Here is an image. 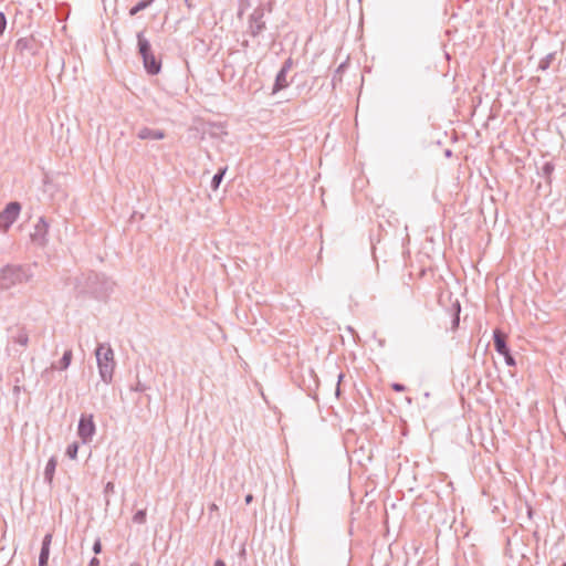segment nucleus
Instances as JSON below:
<instances>
[{"instance_id": "26", "label": "nucleus", "mask_w": 566, "mask_h": 566, "mask_svg": "<svg viewBox=\"0 0 566 566\" xmlns=\"http://www.w3.org/2000/svg\"><path fill=\"white\" fill-rule=\"evenodd\" d=\"M7 27V19L3 12H0V36L4 32Z\"/></svg>"}, {"instance_id": "27", "label": "nucleus", "mask_w": 566, "mask_h": 566, "mask_svg": "<svg viewBox=\"0 0 566 566\" xmlns=\"http://www.w3.org/2000/svg\"><path fill=\"white\" fill-rule=\"evenodd\" d=\"M502 356H504V359H505V363L507 366H515L516 363H515V359L513 358V356L511 355L510 352H507V354H503Z\"/></svg>"}, {"instance_id": "8", "label": "nucleus", "mask_w": 566, "mask_h": 566, "mask_svg": "<svg viewBox=\"0 0 566 566\" xmlns=\"http://www.w3.org/2000/svg\"><path fill=\"white\" fill-rule=\"evenodd\" d=\"M137 137L143 140H146V139L159 140V139H164L166 137V133L163 129H153L149 127H143L138 130Z\"/></svg>"}, {"instance_id": "22", "label": "nucleus", "mask_w": 566, "mask_h": 566, "mask_svg": "<svg viewBox=\"0 0 566 566\" xmlns=\"http://www.w3.org/2000/svg\"><path fill=\"white\" fill-rule=\"evenodd\" d=\"M133 522L136 524H144L146 522V510H138L133 515Z\"/></svg>"}, {"instance_id": "7", "label": "nucleus", "mask_w": 566, "mask_h": 566, "mask_svg": "<svg viewBox=\"0 0 566 566\" xmlns=\"http://www.w3.org/2000/svg\"><path fill=\"white\" fill-rule=\"evenodd\" d=\"M48 234L49 223L44 217H40L30 234L31 241L39 247H44L48 243Z\"/></svg>"}, {"instance_id": "13", "label": "nucleus", "mask_w": 566, "mask_h": 566, "mask_svg": "<svg viewBox=\"0 0 566 566\" xmlns=\"http://www.w3.org/2000/svg\"><path fill=\"white\" fill-rule=\"evenodd\" d=\"M57 465V460L55 457H51L49 461L46 462L45 469H44V480L46 483L52 484L55 469Z\"/></svg>"}, {"instance_id": "25", "label": "nucleus", "mask_w": 566, "mask_h": 566, "mask_svg": "<svg viewBox=\"0 0 566 566\" xmlns=\"http://www.w3.org/2000/svg\"><path fill=\"white\" fill-rule=\"evenodd\" d=\"M293 64L294 63H293L292 57L286 59L282 64L281 71L289 73L291 71V69L293 67Z\"/></svg>"}, {"instance_id": "4", "label": "nucleus", "mask_w": 566, "mask_h": 566, "mask_svg": "<svg viewBox=\"0 0 566 566\" xmlns=\"http://www.w3.org/2000/svg\"><path fill=\"white\" fill-rule=\"evenodd\" d=\"M21 212V205L17 201L9 202L0 212V231L7 232L18 220Z\"/></svg>"}, {"instance_id": "28", "label": "nucleus", "mask_w": 566, "mask_h": 566, "mask_svg": "<svg viewBox=\"0 0 566 566\" xmlns=\"http://www.w3.org/2000/svg\"><path fill=\"white\" fill-rule=\"evenodd\" d=\"M344 378V374L343 373H339L338 376H337V386H336V390H335V395L337 397H339L340 395V388H339V385H340V381L343 380Z\"/></svg>"}, {"instance_id": "3", "label": "nucleus", "mask_w": 566, "mask_h": 566, "mask_svg": "<svg viewBox=\"0 0 566 566\" xmlns=\"http://www.w3.org/2000/svg\"><path fill=\"white\" fill-rule=\"evenodd\" d=\"M138 53L143 60L145 71L149 75H157L161 71V59L156 56L151 50V44L145 35V31H139L136 35Z\"/></svg>"}, {"instance_id": "34", "label": "nucleus", "mask_w": 566, "mask_h": 566, "mask_svg": "<svg viewBox=\"0 0 566 566\" xmlns=\"http://www.w3.org/2000/svg\"><path fill=\"white\" fill-rule=\"evenodd\" d=\"M252 501H253V495H252V494H248V495L245 496V503H247V504H250Z\"/></svg>"}, {"instance_id": "38", "label": "nucleus", "mask_w": 566, "mask_h": 566, "mask_svg": "<svg viewBox=\"0 0 566 566\" xmlns=\"http://www.w3.org/2000/svg\"><path fill=\"white\" fill-rule=\"evenodd\" d=\"M562 566H566V563H564Z\"/></svg>"}, {"instance_id": "15", "label": "nucleus", "mask_w": 566, "mask_h": 566, "mask_svg": "<svg viewBox=\"0 0 566 566\" xmlns=\"http://www.w3.org/2000/svg\"><path fill=\"white\" fill-rule=\"evenodd\" d=\"M451 315H452V319H451V326H450V329L452 332L457 331L458 327H459V324H460V312H461V306H460V303L459 302H455L453 305H452V308H451Z\"/></svg>"}, {"instance_id": "35", "label": "nucleus", "mask_w": 566, "mask_h": 566, "mask_svg": "<svg viewBox=\"0 0 566 566\" xmlns=\"http://www.w3.org/2000/svg\"><path fill=\"white\" fill-rule=\"evenodd\" d=\"M214 566H227L226 563L222 559H217L214 562Z\"/></svg>"}, {"instance_id": "14", "label": "nucleus", "mask_w": 566, "mask_h": 566, "mask_svg": "<svg viewBox=\"0 0 566 566\" xmlns=\"http://www.w3.org/2000/svg\"><path fill=\"white\" fill-rule=\"evenodd\" d=\"M347 66H348V62L345 61V62L340 63L338 65V67L336 69L335 73H334V75L332 77V86L334 88L342 83L343 74L346 71Z\"/></svg>"}, {"instance_id": "18", "label": "nucleus", "mask_w": 566, "mask_h": 566, "mask_svg": "<svg viewBox=\"0 0 566 566\" xmlns=\"http://www.w3.org/2000/svg\"><path fill=\"white\" fill-rule=\"evenodd\" d=\"M155 0H143L139 1L136 6L129 9V15H136L138 12L148 8Z\"/></svg>"}, {"instance_id": "19", "label": "nucleus", "mask_w": 566, "mask_h": 566, "mask_svg": "<svg viewBox=\"0 0 566 566\" xmlns=\"http://www.w3.org/2000/svg\"><path fill=\"white\" fill-rule=\"evenodd\" d=\"M226 171H227V168H222L212 177V180H211V189L212 190L216 191L219 188Z\"/></svg>"}, {"instance_id": "17", "label": "nucleus", "mask_w": 566, "mask_h": 566, "mask_svg": "<svg viewBox=\"0 0 566 566\" xmlns=\"http://www.w3.org/2000/svg\"><path fill=\"white\" fill-rule=\"evenodd\" d=\"M72 357H73L72 350L71 349L65 350L62 358L59 361V365L55 366V368H59L61 370L69 368Z\"/></svg>"}, {"instance_id": "5", "label": "nucleus", "mask_w": 566, "mask_h": 566, "mask_svg": "<svg viewBox=\"0 0 566 566\" xmlns=\"http://www.w3.org/2000/svg\"><path fill=\"white\" fill-rule=\"evenodd\" d=\"M96 432L93 415L83 413L77 426V436L83 443L91 442Z\"/></svg>"}, {"instance_id": "10", "label": "nucleus", "mask_w": 566, "mask_h": 566, "mask_svg": "<svg viewBox=\"0 0 566 566\" xmlns=\"http://www.w3.org/2000/svg\"><path fill=\"white\" fill-rule=\"evenodd\" d=\"M493 339H494L495 350L500 355L507 354V352H510V349L506 345V335L504 333H502L499 328L494 329Z\"/></svg>"}, {"instance_id": "30", "label": "nucleus", "mask_w": 566, "mask_h": 566, "mask_svg": "<svg viewBox=\"0 0 566 566\" xmlns=\"http://www.w3.org/2000/svg\"><path fill=\"white\" fill-rule=\"evenodd\" d=\"M114 489H115V484L113 482H107L106 485H105L104 492L106 494L113 493Z\"/></svg>"}, {"instance_id": "32", "label": "nucleus", "mask_w": 566, "mask_h": 566, "mask_svg": "<svg viewBox=\"0 0 566 566\" xmlns=\"http://www.w3.org/2000/svg\"><path fill=\"white\" fill-rule=\"evenodd\" d=\"M219 511V506L216 504V503H211L209 505V512L210 514L213 513V512H218Z\"/></svg>"}, {"instance_id": "2", "label": "nucleus", "mask_w": 566, "mask_h": 566, "mask_svg": "<svg viewBox=\"0 0 566 566\" xmlns=\"http://www.w3.org/2000/svg\"><path fill=\"white\" fill-rule=\"evenodd\" d=\"M95 356L101 379L107 385L111 384L116 366L113 348L109 344H98Z\"/></svg>"}, {"instance_id": "33", "label": "nucleus", "mask_w": 566, "mask_h": 566, "mask_svg": "<svg viewBox=\"0 0 566 566\" xmlns=\"http://www.w3.org/2000/svg\"><path fill=\"white\" fill-rule=\"evenodd\" d=\"M88 566H99V560L96 557H93L88 564Z\"/></svg>"}, {"instance_id": "12", "label": "nucleus", "mask_w": 566, "mask_h": 566, "mask_svg": "<svg viewBox=\"0 0 566 566\" xmlns=\"http://www.w3.org/2000/svg\"><path fill=\"white\" fill-rule=\"evenodd\" d=\"M33 44H34L33 38H20L15 42V50L20 54H23L24 52H31L32 54H34Z\"/></svg>"}, {"instance_id": "31", "label": "nucleus", "mask_w": 566, "mask_h": 566, "mask_svg": "<svg viewBox=\"0 0 566 566\" xmlns=\"http://www.w3.org/2000/svg\"><path fill=\"white\" fill-rule=\"evenodd\" d=\"M101 551H102V544H101V541H99V539H97V541L94 543V545H93V552H94L95 554H99V553H101Z\"/></svg>"}, {"instance_id": "11", "label": "nucleus", "mask_w": 566, "mask_h": 566, "mask_svg": "<svg viewBox=\"0 0 566 566\" xmlns=\"http://www.w3.org/2000/svg\"><path fill=\"white\" fill-rule=\"evenodd\" d=\"M287 74L286 72L284 71H279V73L276 74V77H275V82H274V85H273V88H272V94H275L282 90H285L286 87L290 86V82L287 81Z\"/></svg>"}, {"instance_id": "21", "label": "nucleus", "mask_w": 566, "mask_h": 566, "mask_svg": "<svg viewBox=\"0 0 566 566\" xmlns=\"http://www.w3.org/2000/svg\"><path fill=\"white\" fill-rule=\"evenodd\" d=\"M77 451H78V444L76 442H73L67 446L65 453L70 459L74 460L77 457Z\"/></svg>"}, {"instance_id": "9", "label": "nucleus", "mask_w": 566, "mask_h": 566, "mask_svg": "<svg viewBox=\"0 0 566 566\" xmlns=\"http://www.w3.org/2000/svg\"><path fill=\"white\" fill-rule=\"evenodd\" d=\"M52 538H53L52 533H48L43 537L42 547H41V552H40V556H39V566H48Z\"/></svg>"}, {"instance_id": "24", "label": "nucleus", "mask_w": 566, "mask_h": 566, "mask_svg": "<svg viewBox=\"0 0 566 566\" xmlns=\"http://www.w3.org/2000/svg\"><path fill=\"white\" fill-rule=\"evenodd\" d=\"M130 390L136 392H144L147 390V386L140 380H137L136 384L130 387Z\"/></svg>"}, {"instance_id": "23", "label": "nucleus", "mask_w": 566, "mask_h": 566, "mask_svg": "<svg viewBox=\"0 0 566 566\" xmlns=\"http://www.w3.org/2000/svg\"><path fill=\"white\" fill-rule=\"evenodd\" d=\"M542 171L543 175L548 178L554 171V165L552 163H545L542 167Z\"/></svg>"}, {"instance_id": "20", "label": "nucleus", "mask_w": 566, "mask_h": 566, "mask_svg": "<svg viewBox=\"0 0 566 566\" xmlns=\"http://www.w3.org/2000/svg\"><path fill=\"white\" fill-rule=\"evenodd\" d=\"M555 59V53H549L541 59L538 63V70L546 71Z\"/></svg>"}, {"instance_id": "36", "label": "nucleus", "mask_w": 566, "mask_h": 566, "mask_svg": "<svg viewBox=\"0 0 566 566\" xmlns=\"http://www.w3.org/2000/svg\"><path fill=\"white\" fill-rule=\"evenodd\" d=\"M185 3L188 7V9H191L193 7L191 0H185Z\"/></svg>"}, {"instance_id": "37", "label": "nucleus", "mask_w": 566, "mask_h": 566, "mask_svg": "<svg viewBox=\"0 0 566 566\" xmlns=\"http://www.w3.org/2000/svg\"><path fill=\"white\" fill-rule=\"evenodd\" d=\"M129 566H140L138 563H132Z\"/></svg>"}, {"instance_id": "1", "label": "nucleus", "mask_w": 566, "mask_h": 566, "mask_svg": "<svg viewBox=\"0 0 566 566\" xmlns=\"http://www.w3.org/2000/svg\"><path fill=\"white\" fill-rule=\"evenodd\" d=\"M33 274L29 266L7 264L0 268V291H8L30 282Z\"/></svg>"}, {"instance_id": "16", "label": "nucleus", "mask_w": 566, "mask_h": 566, "mask_svg": "<svg viewBox=\"0 0 566 566\" xmlns=\"http://www.w3.org/2000/svg\"><path fill=\"white\" fill-rule=\"evenodd\" d=\"M12 340L14 344L27 347L29 344V335L25 328H20L18 333L12 337Z\"/></svg>"}, {"instance_id": "6", "label": "nucleus", "mask_w": 566, "mask_h": 566, "mask_svg": "<svg viewBox=\"0 0 566 566\" xmlns=\"http://www.w3.org/2000/svg\"><path fill=\"white\" fill-rule=\"evenodd\" d=\"M249 34L253 38L260 35L265 29L264 9L262 6L256 7L249 17Z\"/></svg>"}, {"instance_id": "29", "label": "nucleus", "mask_w": 566, "mask_h": 566, "mask_svg": "<svg viewBox=\"0 0 566 566\" xmlns=\"http://www.w3.org/2000/svg\"><path fill=\"white\" fill-rule=\"evenodd\" d=\"M391 388L392 390L397 391V392H401V391H405L406 390V386L402 385V384H398V382H394L391 385Z\"/></svg>"}]
</instances>
